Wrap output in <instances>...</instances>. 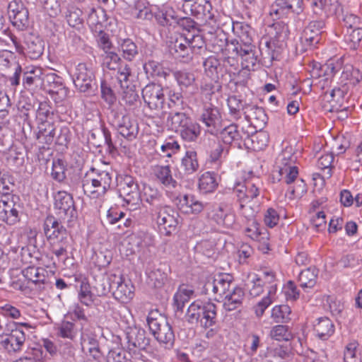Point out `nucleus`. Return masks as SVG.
I'll return each instance as SVG.
<instances>
[{
  "label": "nucleus",
  "mask_w": 362,
  "mask_h": 362,
  "mask_svg": "<svg viewBox=\"0 0 362 362\" xmlns=\"http://www.w3.org/2000/svg\"><path fill=\"white\" fill-rule=\"evenodd\" d=\"M261 182L259 177L245 179L237 183L233 189L238 205V211L244 218L252 219L260 209Z\"/></svg>",
  "instance_id": "f257e3e1"
},
{
  "label": "nucleus",
  "mask_w": 362,
  "mask_h": 362,
  "mask_svg": "<svg viewBox=\"0 0 362 362\" xmlns=\"http://www.w3.org/2000/svg\"><path fill=\"white\" fill-rule=\"evenodd\" d=\"M91 174H87L83 180L82 187L85 194L92 199L103 197L110 188L112 173L91 168Z\"/></svg>",
  "instance_id": "f03ea898"
},
{
  "label": "nucleus",
  "mask_w": 362,
  "mask_h": 362,
  "mask_svg": "<svg viewBox=\"0 0 362 362\" xmlns=\"http://www.w3.org/2000/svg\"><path fill=\"white\" fill-rule=\"evenodd\" d=\"M146 321L155 339L165 348H172L175 341V334L167 320L158 315L157 311H151L148 315Z\"/></svg>",
  "instance_id": "7ed1b4c3"
},
{
  "label": "nucleus",
  "mask_w": 362,
  "mask_h": 362,
  "mask_svg": "<svg viewBox=\"0 0 362 362\" xmlns=\"http://www.w3.org/2000/svg\"><path fill=\"white\" fill-rule=\"evenodd\" d=\"M297 157L293 154L291 147H286L277 158L279 181L290 185L295 182L298 175V168L295 165Z\"/></svg>",
  "instance_id": "20e7f679"
},
{
  "label": "nucleus",
  "mask_w": 362,
  "mask_h": 362,
  "mask_svg": "<svg viewBox=\"0 0 362 362\" xmlns=\"http://www.w3.org/2000/svg\"><path fill=\"white\" fill-rule=\"evenodd\" d=\"M110 123L115 127L119 134L129 141L134 139L139 133L137 122L130 116L115 110H112L109 116Z\"/></svg>",
  "instance_id": "39448f33"
},
{
  "label": "nucleus",
  "mask_w": 362,
  "mask_h": 362,
  "mask_svg": "<svg viewBox=\"0 0 362 362\" xmlns=\"http://www.w3.org/2000/svg\"><path fill=\"white\" fill-rule=\"evenodd\" d=\"M119 196L127 204L131 206L132 210L136 209L141 202L139 185L135 179L130 175H124L119 185Z\"/></svg>",
  "instance_id": "423d86ee"
},
{
  "label": "nucleus",
  "mask_w": 362,
  "mask_h": 362,
  "mask_svg": "<svg viewBox=\"0 0 362 362\" xmlns=\"http://www.w3.org/2000/svg\"><path fill=\"white\" fill-rule=\"evenodd\" d=\"M142 98L147 107L153 110H162L165 105V95L160 84L149 83L141 90Z\"/></svg>",
  "instance_id": "0eeeda50"
},
{
  "label": "nucleus",
  "mask_w": 362,
  "mask_h": 362,
  "mask_svg": "<svg viewBox=\"0 0 362 362\" xmlns=\"http://www.w3.org/2000/svg\"><path fill=\"white\" fill-rule=\"evenodd\" d=\"M110 287L114 298L122 303H128L134 296V286L131 280L122 275L110 274Z\"/></svg>",
  "instance_id": "6e6552de"
},
{
  "label": "nucleus",
  "mask_w": 362,
  "mask_h": 362,
  "mask_svg": "<svg viewBox=\"0 0 362 362\" xmlns=\"http://www.w3.org/2000/svg\"><path fill=\"white\" fill-rule=\"evenodd\" d=\"M154 213L156 215L157 223L162 233L168 236L175 231L180 218L176 211L166 205Z\"/></svg>",
  "instance_id": "1a4fd4ad"
},
{
  "label": "nucleus",
  "mask_w": 362,
  "mask_h": 362,
  "mask_svg": "<svg viewBox=\"0 0 362 362\" xmlns=\"http://www.w3.org/2000/svg\"><path fill=\"white\" fill-rule=\"evenodd\" d=\"M54 209L58 215L68 221L77 216V211L75 207L72 195L66 191H59L54 196Z\"/></svg>",
  "instance_id": "9d476101"
},
{
  "label": "nucleus",
  "mask_w": 362,
  "mask_h": 362,
  "mask_svg": "<svg viewBox=\"0 0 362 362\" xmlns=\"http://www.w3.org/2000/svg\"><path fill=\"white\" fill-rule=\"evenodd\" d=\"M8 13L12 24L20 30L29 26V13L21 0H13L8 6Z\"/></svg>",
  "instance_id": "9b49d317"
},
{
  "label": "nucleus",
  "mask_w": 362,
  "mask_h": 362,
  "mask_svg": "<svg viewBox=\"0 0 362 362\" xmlns=\"http://www.w3.org/2000/svg\"><path fill=\"white\" fill-rule=\"evenodd\" d=\"M127 350L130 355H136L137 350H144L150 343L144 329L134 327H129L126 333Z\"/></svg>",
  "instance_id": "f8f14e48"
},
{
  "label": "nucleus",
  "mask_w": 362,
  "mask_h": 362,
  "mask_svg": "<svg viewBox=\"0 0 362 362\" xmlns=\"http://www.w3.org/2000/svg\"><path fill=\"white\" fill-rule=\"evenodd\" d=\"M18 197L11 199H1L0 217L8 225H15L20 221L21 204L16 202Z\"/></svg>",
  "instance_id": "ddd939ff"
},
{
  "label": "nucleus",
  "mask_w": 362,
  "mask_h": 362,
  "mask_svg": "<svg viewBox=\"0 0 362 362\" xmlns=\"http://www.w3.org/2000/svg\"><path fill=\"white\" fill-rule=\"evenodd\" d=\"M72 77L76 88L85 93L91 89L95 76L90 68L84 63H80L75 67Z\"/></svg>",
  "instance_id": "4468645a"
},
{
  "label": "nucleus",
  "mask_w": 362,
  "mask_h": 362,
  "mask_svg": "<svg viewBox=\"0 0 362 362\" xmlns=\"http://www.w3.org/2000/svg\"><path fill=\"white\" fill-rule=\"evenodd\" d=\"M25 341V334L23 330L16 327L10 334L2 336L1 346L9 354L20 352Z\"/></svg>",
  "instance_id": "2eb2a0df"
},
{
  "label": "nucleus",
  "mask_w": 362,
  "mask_h": 362,
  "mask_svg": "<svg viewBox=\"0 0 362 362\" xmlns=\"http://www.w3.org/2000/svg\"><path fill=\"white\" fill-rule=\"evenodd\" d=\"M327 17L312 16V20L303 30V38L310 46H315L320 41V35L325 28Z\"/></svg>",
  "instance_id": "dca6fc26"
},
{
  "label": "nucleus",
  "mask_w": 362,
  "mask_h": 362,
  "mask_svg": "<svg viewBox=\"0 0 362 362\" xmlns=\"http://www.w3.org/2000/svg\"><path fill=\"white\" fill-rule=\"evenodd\" d=\"M302 11V0H276L270 8L269 13L276 18H283L291 13L299 14Z\"/></svg>",
  "instance_id": "f3484780"
},
{
  "label": "nucleus",
  "mask_w": 362,
  "mask_h": 362,
  "mask_svg": "<svg viewBox=\"0 0 362 362\" xmlns=\"http://www.w3.org/2000/svg\"><path fill=\"white\" fill-rule=\"evenodd\" d=\"M245 119L255 128H262L267 121V115L263 108L248 104L244 108Z\"/></svg>",
  "instance_id": "a211bd4d"
},
{
  "label": "nucleus",
  "mask_w": 362,
  "mask_h": 362,
  "mask_svg": "<svg viewBox=\"0 0 362 362\" xmlns=\"http://www.w3.org/2000/svg\"><path fill=\"white\" fill-rule=\"evenodd\" d=\"M43 229L47 240L66 238L67 230L53 216H48L43 223Z\"/></svg>",
  "instance_id": "6ab92c4d"
},
{
  "label": "nucleus",
  "mask_w": 362,
  "mask_h": 362,
  "mask_svg": "<svg viewBox=\"0 0 362 362\" xmlns=\"http://www.w3.org/2000/svg\"><path fill=\"white\" fill-rule=\"evenodd\" d=\"M88 141L95 147H100L103 143H104L107 145V151L110 153H112L115 151V147L112 141L111 134L105 127H103L100 130L98 129L96 131L90 132L88 135Z\"/></svg>",
  "instance_id": "aec40b11"
},
{
  "label": "nucleus",
  "mask_w": 362,
  "mask_h": 362,
  "mask_svg": "<svg viewBox=\"0 0 362 362\" xmlns=\"http://www.w3.org/2000/svg\"><path fill=\"white\" fill-rule=\"evenodd\" d=\"M200 319L198 322L205 329L214 326L216 322L217 308L215 303L207 301L202 303L200 308Z\"/></svg>",
  "instance_id": "412c9836"
},
{
  "label": "nucleus",
  "mask_w": 362,
  "mask_h": 362,
  "mask_svg": "<svg viewBox=\"0 0 362 362\" xmlns=\"http://www.w3.org/2000/svg\"><path fill=\"white\" fill-rule=\"evenodd\" d=\"M143 190L144 199L146 202L152 206L151 209L152 213L165 206L163 194L157 188L153 187L151 185H144Z\"/></svg>",
  "instance_id": "4be33fe9"
},
{
  "label": "nucleus",
  "mask_w": 362,
  "mask_h": 362,
  "mask_svg": "<svg viewBox=\"0 0 362 362\" xmlns=\"http://www.w3.org/2000/svg\"><path fill=\"white\" fill-rule=\"evenodd\" d=\"M220 119L221 115L218 107L211 103L204 105L201 115V121L210 129L209 132L213 133L218 124Z\"/></svg>",
  "instance_id": "5701e85b"
},
{
  "label": "nucleus",
  "mask_w": 362,
  "mask_h": 362,
  "mask_svg": "<svg viewBox=\"0 0 362 362\" xmlns=\"http://www.w3.org/2000/svg\"><path fill=\"white\" fill-rule=\"evenodd\" d=\"M171 49L174 51L175 57L184 62H187L192 59L188 37L181 35L175 40Z\"/></svg>",
  "instance_id": "b1692460"
},
{
  "label": "nucleus",
  "mask_w": 362,
  "mask_h": 362,
  "mask_svg": "<svg viewBox=\"0 0 362 362\" xmlns=\"http://www.w3.org/2000/svg\"><path fill=\"white\" fill-rule=\"evenodd\" d=\"M154 175L158 183L167 189H175L177 187V182L173 177L169 165H158L154 170Z\"/></svg>",
  "instance_id": "393cba45"
},
{
  "label": "nucleus",
  "mask_w": 362,
  "mask_h": 362,
  "mask_svg": "<svg viewBox=\"0 0 362 362\" xmlns=\"http://www.w3.org/2000/svg\"><path fill=\"white\" fill-rule=\"evenodd\" d=\"M143 68L147 77L158 79H166L169 76L168 70L163 64L153 59L147 60L143 65Z\"/></svg>",
  "instance_id": "a878e982"
},
{
  "label": "nucleus",
  "mask_w": 362,
  "mask_h": 362,
  "mask_svg": "<svg viewBox=\"0 0 362 362\" xmlns=\"http://www.w3.org/2000/svg\"><path fill=\"white\" fill-rule=\"evenodd\" d=\"M118 50L127 61L132 62L139 54L136 44L130 38H119L117 42Z\"/></svg>",
  "instance_id": "bb28decb"
},
{
  "label": "nucleus",
  "mask_w": 362,
  "mask_h": 362,
  "mask_svg": "<svg viewBox=\"0 0 362 362\" xmlns=\"http://www.w3.org/2000/svg\"><path fill=\"white\" fill-rule=\"evenodd\" d=\"M230 207V204L227 203H221L220 206L214 211L212 218L217 224L230 228L235 222V216L227 211V208Z\"/></svg>",
  "instance_id": "cd10ccee"
},
{
  "label": "nucleus",
  "mask_w": 362,
  "mask_h": 362,
  "mask_svg": "<svg viewBox=\"0 0 362 362\" xmlns=\"http://www.w3.org/2000/svg\"><path fill=\"white\" fill-rule=\"evenodd\" d=\"M211 9L212 6L209 1L201 0L192 6V12L197 19L210 23L214 18V14L211 12Z\"/></svg>",
  "instance_id": "c85d7f7f"
},
{
  "label": "nucleus",
  "mask_w": 362,
  "mask_h": 362,
  "mask_svg": "<svg viewBox=\"0 0 362 362\" xmlns=\"http://www.w3.org/2000/svg\"><path fill=\"white\" fill-rule=\"evenodd\" d=\"M191 119L192 118L185 112L176 110L169 112L166 123L171 130L177 132Z\"/></svg>",
  "instance_id": "c756f323"
},
{
  "label": "nucleus",
  "mask_w": 362,
  "mask_h": 362,
  "mask_svg": "<svg viewBox=\"0 0 362 362\" xmlns=\"http://www.w3.org/2000/svg\"><path fill=\"white\" fill-rule=\"evenodd\" d=\"M244 297V291L240 287H235L232 292L226 295L223 302L224 308L228 311L238 309L241 306Z\"/></svg>",
  "instance_id": "7c9ffc66"
},
{
  "label": "nucleus",
  "mask_w": 362,
  "mask_h": 362,
  "mask_svg": "<svg viewBox=\"0 0 362 362\" xmlns=\"http://www.w3.org/2000/svg\"><path fill=\"white\" fill-rule=\"evenodd\" d=\"M81 345L82 351L88 353L93 358L97 359L100 357L98 341L94 336L83 334L81 338Z\"/></svg>",
  "instance_id": "2f4dec72"
},
{
  "label": "nucleus",
  "mask_w": 362,
  "mask_h": 362,
  "mask_svg": "<svg viewBox=\"0 0 362 362\" xmlns=\"http://www.w3.org/2000/svg\"><path fill=\"white\" fill-rule=\"evenodd\" d=\"M25 44L26 53L29 58L37 59L42 54L44 42L39 37L31 35L27 37Z\"/></svg>",
  "instance_id": "473e14b6"
},
{
  "label": "nucleus",
  "mask_w": 362,
  "mask_h": 362,
  "mask_svg": "<svg viewBox=\"0 0 362 362\" xmlns=\"http://www.w3.org/2000/svg\"><path fill=\"white\" fill-rule=\"evenodd\" d=\"M314 331L319 339L326 340L334 333V325L328 317H320L314 324Z\"/></svg>",
  "instance_id": "72a5a7b5"
},
{
  "label": "nucleus",
  "mask_w": 362,
  "mask_h": 362,
  "mask_svg": "<svg viewBox=\"0 0 362 362\" xmlns=\"http://www.w3.org/2000/svg\"><path fill=\"white\" fill-rule=\"evenodd\" d=\"M38 129L36 138L39 143L49 145L54 141L56 129L52 122L39 124Z\"/></svg>",
  "instance_id": "f704fd0d"
},
{
  "label": "nucleus",
  "mask_w": 362,
  "mask_h": 362,
  "mask_svg": "<svg viewBox=\"0 0 362 362\" xmlns=\"http://www.w3.org/2000/svg\"><path fill=\"white\" fill-rule=\"evenodd\" d=\"M181 138L186 141H194L199 137L201 133L199 124L192 120V119L177 132Z\"/></svg>",
  "instance_id": "c9c22d12"
},
{
  "label": "nucleus",
  "mask_w": 362,
  "mask_h": 362,
  "mask_svg": "<svg viewBox=\"0 0 362 362\" xmlns=\"http://www.w3.org/2000/svg\"><path fill=\"white\" fill-rule=\"evenodd\" d=\"M178 18L177 13L171 7H166L156 14L158 23L163 26H175Z\"/></svg>",
  "instance_id": "e433bc0d"
},
{
  "label": "nucleus",
  "mask_w": 362,
  "mask_h": 362,
  "mask_svg": "<svg viewBox=\"0 0 362 362\" xmlns=\"http://www.w3.org/2000/svg\"><path fill=\"white\" fill-rule=\"evenodd\" d=\"M105 21V13L103 10L98 11L95 8H91L88 14L87 23L93 32L103 30V23Z\"/></svg>",
  "instance_id": "4c0bfd02"
},
{
  "label": "nucleus",
  "mask_w": 362,
  "mask_h": 362,
  "mask_svg": "<svg viewBox=\"0 0 362 362\" xmlns=\"http://www.w3.org/2000/svg\"><path fill=\"white\" fill-rule=\"evenodd\" d=\"M49 248L52 252L58 259L65 258L67 256L68 240L66 238H59L48 240Z\"/></svg>",
  "instance_id": "58836bf2"
},
{
  "label": "nucleus",
  "mask_w": 362,
  "mask_h": 362,
  "mask_svg": "<svg viewBox=\"0 0 362 362\" xmlns=\"http://www.w3.org/2000/svg\"><path fill=\"white\" fill-rule=\"evenodd\" d=\"M182 167L185 174L191 175L198 170L199 165L197 152L193 150L187 151L182 159Z\"/></svg>",
  "instance_id": "ea45409f"
},
{
  "label": "nucleus",
  "mask_w": 362,
  "mask_h": 362,
  "mask_svg": "<svg viewBox=\"0 0 362 362\" xmlns=\"http://www.w3.org/2000/svg\"><path fill=\"white\" fill-rule=\"evenodd\" d=\"M82 13L83 11L80 8L71 4L66 6L64 12L68 24L73 28H77L83 24Z\"/></svg>",
  "instance_id": "a19ab883"
},
{
  "label": "nucleus",
  "mask_w": 362,
  "mask_h": 362,
  "mask_svg": "<svg viewBox=\"0 0 362 362\" xmlns=\"http://www.w3.org/2000/svg\"><path fill=\"white\" fill-rule=\"evenodd\" d=\"M218 186L216 175L211 172H206L199 180V189L204 194L212 192Z\"/></svg>",
  "instance_id": "79ce46f5"
},
{
  "label": "nucleus",
  "mask_w": 362,
  "mask_h": 362,
  "mask_svg": "<svg viewBox=\"0 0 362 362\" xmlns=\"http://www.w3.org/2000/svg\"><path fill=\"white\" fill-rule=\"evenodd\" d=\"M318 271L315 267H309L302 271L298 276L300 286L303 288H311L315 284L317 277Z\"/></svg>",
  "instance_id": "37998d69"
},
{
  "label": "nucleus",
  "mask_w": 362,
  "mask_h": 362,
  "mask_svg": "<svg viewBox=\"0 0 362 362\" xmlns=\"http://www.w3.org/2000/svg\"><path fill=\"white\" fill-rule=\"evenodd\" d=\"M241 57L242 66L248 71H255L258 66L259 58L257 49L244 51L243 53H236Z\"/></svg>",
  "instance_id": "c03bdc74"
},
{
  "label": "nucleus",
  "mask_w": 362,
  "mask_h": 362,
  "mask_svg": "<svg viewBox=\"0 0 362 362\" xmlns=\"http://www.w3.org/2000/svg\"><path fill=\"white\" fill-rule=\"evenodd\" d=\"M219 135L221 141L228 146L230 145L233 141H239L241 139L238 130V126L235 124H231L221 129Z\"/></svg>",
  "instance_id": "a18cd8bd"
},
{
  "label": "nucleus",
  "mask_w": 362,
  "mask_h": 362,
  "mask_svg": "<svg viewBox=\"0 0 362 362\" xmlns=\"http://www.w3.org/2000/svg\"><path fill=\"white\" fill-rule=\"evenodd\" d=\"M78 298L80 302L86 306H90L93 303V294L89 283L86 279L81 281Z\"/></svg>",
  "instance_id": "49530a36"
},
{
  "label": "nucleus",
  "mask_w": 362,
  "mask_h": 362,
  "mask_svg": "<svg viewBox=\"0 0 362 362\" xmlns=\"http://www.w3.org/2000/svg\"><path fill=\"white\" fill-rule=\"evenodd\" d=\"M230 116L238 120L240 118V111L244 113V108L247 104H243V101L235 95L230 96L227 100Z\"/></svg>",
  "instance_id": "de8ad7c7"
},
{
  "label": "nucleus",
  "mask_w": 362,
  "mask_h": 362,
  "mask_svg": "<svg viewBox=\"0 0 362 362\" xmlns=\"http://www.w3.org/2000/svg\"><path fill=\"white\" fill-rule=\"evenodd\" d=\"M66 165L61 159L54 160L52 162L51 177L58 182H63L66 178Z\"/></svg>",
  "instance_id": "09e8293b"
},
{
  "label": "nucleus",
  "mask_w": 362,
  "mask_h": 362,
  "mask_svg": "<svg viewBox=\"0 0 362 362\" xmlns=\"http://www.w3.org/2000/svg\"><path fill=\"white\" fill-rule=\"evenodd\" d=\"M206 75L211 80L218 79V69L220 68V62L214 57H209L205 59L203 63Z\"/></svg>",
  "instance_id": "8fccbe9b"
},
{
  "label": "nucleus",
  "mask_w": 362,
  "mask_h": 362,
  "mask_svg": "<svg viewBox=\"0 0 362 362\" xmlns=\"http://www.w3.org/2000/svg\"><path fill=\"white\" fill-rule=\"evenodd\" d=\"M291 308L287 305H276L272 310V317L276 322H286L290 320Z\"/></svg>",
  "instance_id": "3c124183"
},
{
  "label": "nucleus",
  "mask_w": 362,
  "mask_h": 362,
  "mask_svg": "<svg viewBox=\"0 0 362 362\" xmlns=\"http://www.w3.org/2000/svg\"><path fill=\"white\" fill-rule=\"evenodd\" d=\"M49 84V93L59 95L61 98L66 97L67 89L62 83L61 78L57 76H51L48 78Z\"/></svg>",
  "instance_id": "603ef678"
},
{
  "label": "nucleus",
  "mask_w": 362,
  "mask_h": 362,
  "mask_svg": "<svg viewBox=\"0 0 362 362\" xmlns=\"http://www.w3.org/2000/svg\"><path fill=\"white\" fill-rule=\"evenodd\" d=\"M192 291L180 289L173 296V306L176 311H183L185 303L188 302Z\"/></svg>",
  "instance_id": "864d4df0"
},
{
  "label": "nucleus",
  "mask_w": 362,
  "mask_h": 362,
  "mask_svg": "<svg viewBox=\"0 0 362 362\" xmlns=\"http://www.w3.org/2000/svg\"><path fill=\"white\" fill-rule=\"evenodd\" d=\"M41 272H43L41 268L28 267L23 271V274L25 279L35 284L44 283L45 276Z\"/></svg>",
  "instance_id": "5fc2aeb1"
},
{
  "label": "nucleus",
  "mask_w": 362,
  "mask_h": 362,
  "mask_svg": "<svg viewBox=\"0 0 362 362\" xmlns=\"http://www.w3.org/2000/svg\"><path fill=\"white\" fill-rule=\"evenodd\" d=\"M252 37L241 38L240 40L232 42L233 52L235 53H243L244 51H250L256 49L252 43Z\"/></svg>",
  "instance_id": "6e6d98bb"
},
{
  "label": "nucleus",
  "mask_w": 362,
  "mask_h": 362,
  "mask_svg": "<svg viewBox=\"0 0 362 362\" xmlns=\"http://www.w3.org/2000/svg\"><path fill=\"white\" fill-rule=\"evenodd\" d=\"M170 108L177 107V110H184L187 107V104L184 101V98L181 93L170 90L168 93Z\"/></svg>",
  "instance_id": "4d7b16f0"
},
{
  "label": "nucleus",
  "mask_w": 362,
  "mask_h": 362,
  "mask_svg": "<svg viewBox=\"0 0 362 362\" xmlns=\"http://www.w3.org/2000/svg\"><path fill=\"white\" fill-rule=\"evenodd\" d=\"M100 93L102 98L110 105L116 102L117 97L111 86L106 81L100 83Z\"/></svg>",
  "instance_id": "13d9d810"
},
{
  "label": "nucleus",
  "mask_w": 362,
  "mask_h": 362,
  "mask_svg": "<svg viewBox=\"0 0 362 362\" xmlns=\"http://www.w3.org/2000/svg\"><path fill=\"white\" fill-rule=\"evenodd\" d=\"M250 225L245 228V233L251 239L260 241L261 231L259 228V223L255 219V216L252 219L245 218Z\"/></svg>",
  "instance_id": "bf43d9fd"
},
{
  "label": "nucleus",
  "mask_w": 362,
  "mask_h": 362,
  "mask_svg": "<svg viewBox=\"0 0 362 362\" xmlns=\"http://www.w3.org/2000/svg\"><path fill=\"white\" fill-rule=\"evenodd\" d=\"M53 115L52 107L47 102L39 103L38 108L36 112V118L39 121V124L42 122H49L47 119Z\"/></svg>",
  "instance_id": "052dcab7"
},
{
  "label": "nucleus",
  "mask_w": 362,
  "mask_h": 362,
  "mask_svg": "<svg viewBox=\"0 0 362 362\" xmlns=\"http://www.w3.org/2000/svg\"><path fill=\"white\" fill-rule=\"evenodd\" d=\"M117 69V78L122 88H129V77L131 76V69L127 64L120 66Z\"/></svg>",
  "instance_id": "680f3d73"
},
{
  "label": "nucleus",
  "mask_w": 362,
  "mask_h": 362,
  "mask_svg": "<svg viewBox=\"0 0 362 362\" xmlns=\"http://www.w3.org/2000/svg\"><path fill=\"white\" fill-rule=\"evenodd\" d=\"M250 295L252 297L259 296L264 291L263 279L255 276L251 281L247 284Z\"/></svg>",
  "instance_id": "e2e57ef3"
},
{
  "label": "nucleus",
  "mask_w": 362,
  "mask_h": 362,
  "mask_svg": "<svg viewBox=\"0 0 362 362\" xmlns=\"http://www.w3.org/2000/svg\"><path fill=\"white\" fill-rule=\"evenodd\" d=\"M202 304V302L195 301L191 303L189 306L186 317L189 323L193 324L194 322H198L199 319H200V308Z\"/></svg>",
  "instance_id": "0e129e2a"
},
{
  "label": "nucleus",
  "mask_w": 362,
  "mask_h": 362,
  "mask_svg": "<svg viewBox=\"0 0 362 362\" xmlns=\"http://www.w3.org/2000/svg\"><path fill=\"white\" fill-rule=\"evenodd\" d=\"M175 77L180 86L188 87L193 84L195 77L193 73L186 71H177L175 73Z\"/></svg>",
  "instance_id": "69168bd1"
},
{
  "label": "nucleus",
  "mask_w": 362,
  "mask_h": 362,
  "mask_svg": "<svg viewBox=\"0 0 362 362\" xmlns=\"http://www.w3.org/2000/svg\"><path fill=\"white\" fill-rule=\"evenodd\" d=\"M104 64L110 70H116L119 66V63L122 59L117 53L112 51H108L105 53Z\"/></svg>",
  "instance_id": "338daca9"
},
{
  "label": "nucleus",
  "mask_w": 362,
  "mask_h": 362,
  "mask_svg": "<svg viewBox=\"0 0 362 362\" xmlns=\"http://www.w3.org/2000/svg\"><path fill=\"white\" fill-rule=\"evenodd\" d=\"M127 358L126 351L120 348L111 349L107 356V362H124Z\"/></svg>",
  "instance_id": "774afa93"
}]
</instances>
